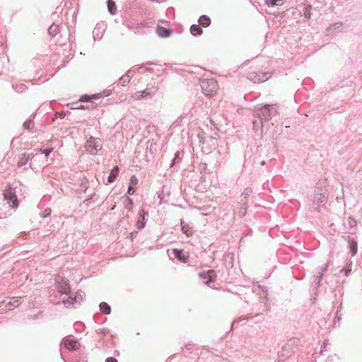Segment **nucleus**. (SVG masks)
I'll use <instances>...</instances> for the list:
<instances>
[{
  "label": "nucleus",
  "mask_w": 362,
  "mask_h": 362,
  "mask_svg": "<svg viewBox=\"0 0 362 362\" xmlns=\"http://www.w3.org/2000/svg\"><path fill=\"white\" fill-rule=\"evenodd\" d=\"M278 114V107L276 105H264L257 106L253 110L254 117L258 118L259 121L255 119L253 121L254 129L257 130L259 126L261 127L262 132L263 131L264 123L269 121L274 116Z\"/></svg>",
  "instance_id": "nucleus-1"
},
{
  "label": "nucleus",
  "mask_w": 362,
  "mask_h": 362,
  "mask_svg": "<svg viewBox=\"0 0 362 362\" xmlns=\"http://www.w3.org/2000/svg\"><path fill=\"white\" fill-rule=\"evenodd\" d=\"M200 86L205 95L211 97L216 94L218 84L214 78H204L200 81Z\"/></svg>",
  "instance_id": "nucleus-2"
},
{
  "label": "nucleus",
  "mask_w": 362,
  "mask_h": 362,
  "mask_svg": "<svg viewBox=\"0 0 362 362\" xmlns=\"http://www.w3.org/2000/svg\"><path fill=\"white\" fill-rule=\"evenodd\" d=\"M330 261H327L324 265L321 267H318L314 272L312 276V284L316 288H319L320 286V282L323 277L324 273L326 272L328 269V267L330 264Z\"/></svg>",
  "instance_id": "nucleus-3"
},
{
  "label": "nucleus",
  "mask_w": 362,
  "mask_h": 362,
  "mask_svg": "<svg viewBox=\"0 0 362 362\" xmlns=\"http://www.w3.org/2000/svg\"><path fill=\"white\" fill-rule=\"evenodd\" d=\"M4 197L12 209H16L18 206L16 189L11 185H8L4 191Z\"/></svg>",
  "instance_id": "nucleus-4"
},
{
  "label": "nucleus",
  "mask_w": 362,
  "mask_h": 362,
  "mask_svg": "<svg viewBox=\"0 0 362 362\" xmlns=\"http://www.w3.org/2000/svg\"><path fill=\"white\" fill-rule=\"evenodd\" d=\"M271 76L272 74L270 72L252 71L247 74V78L254 83H259L267 81Z\"/></svg>",
  "instance_id": "nucleus-5"
},
{
  "label": "nucleus",
  "mask_w": 362,
  "mask_h": 362,
  "mask_svg": "<svg viewBox=\"0 0 362 362\" xmlns=\"http://www.w3.org/2000/svg\"><path fill=\"white\" fill-rule=\"evenodd\" d=\"M83 300V296L82 291L76 293L71 291L68 295V298L62 300V303L66 308H69L71 305H80Z\"/></svg>",
  "instance_id": "nucleus-6"
},
{
  "label": "nucleus",
  "mask_w": 362,
  "mask_h": 362,
  "mask_svg": "<svg viewBox=\"0 0 362 362\" xmlns=\"http://www.w3.org/2000/svg\"><path fill=\"white\" fill-rule=\"evenodd\" d=\"M56 289L62 295L64 294L68 296L71 292V288L68 280L58 276L56 279Z\"/></svg>",
  "instance_id": "nucleus-7"
},
{
  "label": "nucleus",
  "mask_w": 362,
  "mask_h": 362,
  "mask_svg": "<svg viewBox=\"0 0 362 362\" xmlns=\"http://www.w3.org/2000/svg\"><path fill=\"white\" fill-rule=\"evenodd\" d=\"M154 23L151 20H145L139 23L128 25V28L134 31V33H139V30L144 28H151Z\"/></svg>",
  "instance_id": "nucleus-8"
},
{
  "label": "nucleus",
  "mask_w": 362,
  "mask_h": 362,
  "mask_svg": "<svg viewBox=\"0 0 362 362\" xmlns=\"http://www.w3.org/2000/svg\"><path fill=\"white\" fill-rule=\"evenodd\" d=\"M291 345L288 343L282 346L281 350L278 351L277 357L279 361H285L291 354Z\"/></svg>",
  "instance_id": "nucleus-9"
},
{
  "label": "nucleus",
  "mask_w": 362,
  "mask_h": 362,
  "mask_svg": "<svg viewBox=\"0 0 362 362\" xmlns=\"http://www.w3.org/2000/svg\"><path fill=\"white\" fill-rule=\"evenodd\" d=\"M170 257L177 259L180 262L186 263L188 261V255H187L184 251L181 249H173L171 253L169 254Z\"/></svg>",
  "instance_id": "nucleus-10"
},
{
  "label": "nucleus",
  "mask_w": 362,
  "mask_h": 362,
  "mask_svg": "<svg viewBox=\"0 0 362 362\" xmlns=\"http://www.w3.org/2000/svg\"><path fill=\"white\" fill-rule=\"evenodd\" d=\"M23 303L22 297H13L8 301L5 300L2 302L3 304H5V306L7 308L8 310H11L14 308L18 307Z\"/></svg>",
  "instance_id": "nucleus-11"
},
{
  "label": "nucleus",
  "mask_w": 362,
  "mask_h": 362,
  "mask_svg": "<svg viewBox=\"0 0 362 362\" xmlns=\"http://www.w3.org/2000/svg\"><path fill=\"white\" fill-rule=\"evenodd\" d=\"M85 148L88 153L95 154L98 151V146L96 144L95 139L93 136H90L86 141Z\"/></svg>",
  "instance_id": "nucleus-12"
},
{
  "label": "nucleus",
  "mask_w": 362,
  "mask_h": 362,
  "mask_svg": "<svg viewBox=\"0 0 362 362\" xmlns=\"http://www.w3.org/2000/svg\"><path fill=\"white\" fill-rule=\"evenodd\" d=\"M80 343L78 340L74 339H64V346L67 351H74L80 347Z\"/></svg>",
  "instance_id": "nucleus-13"
},
{
  "label": "nucleus",
  "mask_w": 362,
  "mask_h": 362,
  "mask_svg": "<svg viewBox=\"0 0 362 362\" xmlns=\"http://www.w3.org/2000/svg\"><path fill=\"white\" fill-rule=\"evenodd\" d=\"M139 218L136 223V227L138 229H142L146 226V220L148 216V211H146L144 209H141L138 213Z\"/></svg>",
  "instance_id": "nucleus-14"
},
{
  "label": "nucleus",
  "mask_w": 362,
  "mask_h": 362,
  "mask_svg": "<svg viewBox=\"0 0 362 362\" xmlns=\"http://www.w3.org/2000/svg\"><path fill=\"white\" fill-rule=\"evenodd\" d=\"M344 238L348 243V247L350 250L351 256L354 257L356 255L358 251V243L354 238L350 235L344 236Z\"/></svg>",
  "instance_id": "nucleus-15"
},
{
  "label": "nucleus",
  "mask_w": 362,
  "mask_h": 362,
  "mask_svg": "<svg viewBox=\"0 0 362 362\" xmlns=\"http://www.w3.org/2000/svg\"><path fill=\"white\" fill-rule=\"evenodd\" d=\"M156 34L161 38H166L171 35L173 31L170 28H166L160 25H157L156 28Z\"/></svg>",
  "instance_id": "nucleus-16"
},
{
  "label": "nucleus",
  "mask_w": 362,
  "mask_h": 362,
  "mask_svg": "<svg viewBox=\"0 0 362 362\" xmlns=\"http://www.w3.org/2000/svg\"><path fill=\"white\" fill-rule=\"evenodd\" d=\"M34 156L33 153H23L19 157L17 165L18 167H22L28 163L30 160L33 158Z\"/></svg>",
  "instance_id": "nucleus-17"
},
{
  "label": "nucleus",
  "mask_w": 362,
  "mask_h": 362,
  "mask_svg": "<svg viewBox=\"0 0 362 362\" xmlns=\"http://www.w3.org/2000/svg\"><path fill=\"white\" fill-rule=\"evenodd\" d=\"M62 23L54 22L48 28V33L52 37L56 36L62 30Z\"/></svg>",
  "instance_id": "nucleus-18"
},
{
  "label": "nucleus",
  "mask_w": 362,
  "mask_h": 362,
  "mask_svg": "<svg viewBox=\"0 0 362 362\" xmlns=\"http://www.w3.org/2000/svg\"><path fill=\"white\" fill-rule=\"evenodd\" d=\"M104 25L97 24L93 30V37L94 40H100L105 31Z\"/></svg>",
  "instance_id": "nucleus-19"
},
{
  "label": "nucleus",
  "mask_w": 362,
  "mask_h": 362,
  "mask_svg": "<svg viewBox=\"0 0 362 362\" xmlns=\"http://www.w3.org/2000/svg\"><path fill=\"white\" fill-rule=\"evenodd\" d=\"M313 202L317 204H325L327 202V197L325 196V193L323 189H321L320 192H315Z\"/></svg>",
  "instance_id": "nucleus-20"
},
{
  "label": "nucleus",
  "mask_w": 362,
  "mask_h": 362,
  "mask_svg": "<svg viewBox=\"0 0 362 362\" xmlns=\"http://www.w3.org/2000/svg\"><path fill=\"white\" fill-rule=\"evenodd\" d=\"M28 87L25 83H24L20 81H16L12 82V88L16 93H23L28 89Z\"/></svg>",
  "instance_id": "nucleus-21"
},
{
  "label": "nucleus",
  "mask_w": 362,
  "mask_h": 362,
  "mask_svg": "<svg viewBox=\"0 0 362 362\" xmlns=\"http://www.w3.org/2000/svg\"><path fill=\"white\" fill-rule=\"evenodd\" d=\"M343 26V23L338 22L334 24L330 25L327 29H326V35H334L337 31H340L341 30V28Z\"/></svg>",
  "instance_id": "nucleus-22"
},
{
  "label": "nucleus",
  "mask_w": 362,
  "mask_h": 362,
  "mask_svg": "<svg viewBox=\"0 0 362 362\" xmlns=\"http://www.w3.org/2000/svg\"><path fill=\"white\" fill-rule=\"evenodd\" d=\"M184 155V151L182 150H178L176 151V153L174 155V158L171 160L170 167L173 168L176 165L179 164L181 160H182Z\"/></svg>",
  "instance_id": "nucleus-23"
},
{
  "label": "nucleus",
  "mask_w": 362,
  "mask_h": 362,
  "mask_svg": "<svg viewBox=\"0 0 362 362\" xmlns=\"http://www.w3.org/2000/svg\"><path fill=\"white\" fill-rule=\"evenodd\" d=\"M154 94V91H151L149 88H146L142 91H139L135 93V98L136 99L144 98H151Z\"/></svg>",
  "instance_id": "nucleus-24"
},
{
  "label": "nucleus",
  "mask_w": 362,
  "mask_h": 362,
  "mask_svg": "<svg viewBox=\"0 0 362 362\" xmlns=\"http://www.w3.org/2000/svg\"><path fill=\"white\" fill-rule=\"evenodd\" d=\"M341 310H342V302L340 303L339 305L337 308V312L335 314V317L334 318V323H333L334 327H337L339 325V322L341 320V316H342Z\"/></svg>",
  "instance_id": "nucleus-25"
},
{
  "label": "nucleus",
  "mask_w": 362,
  "mask_h": 362,
  "mask_svg": "<svg viewBox=\"0 0 362 362\" xmlns=\"http://www.w3.org/2000/svg\"><path fill=\"white\" fill-rule=\"evenodd\" d=\"M118 173V166H115L110 171L109 176L107 177V182L105 184L107 185L108 183L113 182L115 180L116 177H117Z\"/></svg>",
  "instance_id": "nucleus-26"
},
{
  "label": "nucleus",
  "mask_w": 362,
  "mask_h": 362,
  "mask_svg": "<svg viewBox=\"0 0 362 362\" xmlns=\"http://www.w3.org/2000/svg\"><path fill=\"white\" fill-rule=\"evenodd\" d=\"M240 204H241V206L239 209L238 214L240 217H243L247 214V199H241V202Z\"/></svg>",
  "instance_id": "nucleus-27"
},
{
  "label": "nucleus",
  "mask_w": 362,
  "mask_h": 362,
  "mask_svg": "<svg viewBox=\"0 0 362 362\" xmlns=\"http://www.w3.org/2000/svg\"><path fill=\"white\" fill-rule=\"evenodd\" d=\"M190 33L194 36H199L202 34L203 30L199 24H192L190 27Z\"/></svg>",
  "instance_id": "nucleus-28"
},
{
  "label": "nucleus",
  "mask_w": 362,
  "mask_h": 362,
  "mask_svg": "<svg viewBox=\"0 0 362 362\" xmlns=\"http://www.w3.org/2000/svg\"><path fill=\"white\" fill-rule=\"evenodd\" d=\"M198 22L199 25L203 27H208L211 23V18L206 15H202L199 18Z\"/></svg>",
  "instance_id": "nucleus-29"
},
{
  "label": "nucleus",
  "mask_w": 362,
  "mask_h": 362,
  "mask_svg": "<svg viewBox=\"0 0 362 362\" xmlns=\"http://www.w3.org/2000/svg\"><path fill=\"white\" fill-rule=\"evenodd\" d=\"M99 308L100 312L105 315H109L111 313V307L108 303L105 302L100 303L99 305Z\"/></svg>",
  "instance_id": "nucleus-30"
},
{
  "label": "nucleus",
  "mask_w": 362,
  "mask_h": 362,
  "mask_svg": "<svg viewBox=\"0 0 362 362\" xmlns=\"http://www.w3.org/2000/svg\"><path fill=\"white\" fill-rule=\"evenodd\" d=\"M107 7L108 12L111 15H115L117 12V6L113 0H107Z\"/></svg>",
  "instance_id": "nucleus-31"
},
{
  "label": "nucleus",
  "mask_w": 362,
  "mask_h": 362,
  "mask_svg": "<svg viewBox=\"0 0 362 362\" xmlns=\"http://www.w3.org/2000/svg\"><path fill=\"white\" fill-rule=\"evenodd\" d=\"M35 117V115H33L31 116V118L30 119H28L27 120H25L24 122H23V128L25 129H28V130H32L34 127V122H33V118Z\"/></svg>",
  "instance_id": "nucleus-32"
},
{
  "label": "nucleus",
  "mask_w": 362,
  "mask_h": 362,
  "mask_svg": "<svg viewBox=\"0 0 362 362\" xmlns=\"http://www.w3.org/2000/svg\"><path fill=\"white\" fill-rule=\"evenodd\" d=\"M344 225L347 229H352L356 226V221L354 218L349 217L344 222Z\"/></svg>",
  "instance_id": "nucleus-33"
},
{
  "label": "nucleus",
  "mask_w": 362,
  "mask_h": 362,
  "mask_svg": "<svg viewBox=\"0 0 362 362\" xmlns=\"http://www.w3.org/2000/svg\"><path fill=\"white\" fill-rule=\"evenodd\" d=\"M206 273H208V280L204 281V284L206 285H209V284L212 282L214 279L216 277V273L213 269L206 271Z\"/></svg>",
  "instance_id": "nucleus-34"
},
{
  "label": "nucleus",
  "mask_w": 362,
  "mask_h": 362,
  "mask_svg": "<svg viewBox=\"0 0 362 362\" xmlns=\"http://www.w3.org/2000/svg\"><path fill=\"white\" fill-rule=\"evenodd\" d=\"M313 6L311 4H308L303 8V16L305 18L310 19L311 18V10Z\"/></svg>",
  "instance_id": "nucleus-35"
},
{
  "label": "nucleus",
  "mask_w": 362,
  "mask_h": 362,
  "mask_svg": "<svg viewBox=\"0 0 362 362\" xmlns=\"http://www.w3.org/2000/svg\"><path fill=\"white\" fill-rule=\"evenodd\" d=\"M129 82L130 80L129 79V76L123 75L119 78L117 84L122 86H126Z\"/></svg>",
  "instance_id": "nucleus-36"
},
{
  "label": "nucleus",
  "mask_w": 362,
  "mask_h": 362,
  "mask_svg": "<svg viewBox=\"0 0 362 362\" xmlns=\"http://www.w3.org/2000/svg\"><path fill=\"white\" fill-rule=\"evenodd\" d=\"M181 225L182 231L183 232V233H185L187 236H189L192 234V229L187 224H184L183 221H182Z\"/></svg>",
  "instance_id": "nucleus-37"
},
{
  "label": "nucleus",
  "mask_w": 362,
  "mask_h": 362,
  "mask_svg": "<svg viewBox=\"0 0 362 362\" xmlns=\"http://www.w3.org/2000/svg\"><path fill=\"white\" fill-rule=\"evenodd\" d=\"M99 98V95H83L81 97L80 100L82 102H90L92 99Z\"/></svg>",
  "instance_id": "nucleus-38"
},
{
  "label": "nucleus",
  "mask_w": 362,
  "mask_h": 362,
  "mask_svg": "<svg viewBox=\"0 0 362 362\" xmlns=\"http://www.w3.org/2000/svg\"><path fill=\"white\" fill-rule=\"evenodd\" d=\"M283 0H265V4L269 6L274 7L275 6L281 5Z\"/></svg>",
  "instance_id": "nucleus-39"
},
{
  "label": "nucleus",
  "mask_w": 362,
  "mask_h": 362,
  "mask_svg": "<svg viewBox=\"0 0 362 362\" xmlns=\"http://www.w3.org/2000/svg\"><path fill=\"white\" fill-rule=\"evenodd\" d=\"M68 32H69L68 37L66 35L64 37V40H57V43L59 45L64 46L65 45V42H66V39H68L71 42H73V40H74V37L71 35L70 30H68Z\"/></svg>",
  "instance_id": "nucleus-40"
},
{
  "label": "nucleus",
  "mask_w": 362,
  "mask_h": 362,
  "mask_svg": "<svg viewBox=\"0 0 362 362\" xmlns=\"http://www.w3.org/2000/svg\"><path fill=\"white\" fill-rule=\"evenodd\" d=\"M87 182H88V180L86 179V177H83L82 181H81V185H80V189L83 192H86L88 189V185H87Z\"/></svg>",
  "instance_id": "nucleus-41"
},
{
  "label": "nucleus",
  "mask_w": 362,
  "mask_h": 362,
  "mask_svg": "<svg viewBox=\"0 0 362 362\" xmlns=\"http://www.w3.org/2000/svg\"><path fill=\"white\" fill-rule=\"evenodd\" d=\"M98 197V195L96 194H91L90 196H89L88 197H87L85 200H84V204H86V205H89L90 203L93 202H94V199L95 197Z\"/></svg>",
  "instance_id": "nucleus-42"
},
{
  "label": "nucleus",
  "mask_w": 362,
  "mask_h": 362,
  "mask_svg": "<svg viewBox=\"0 0 362 362\" xmlns=\"http://www.w3.org/2000/svg\"><path fill=\"white\" fill-rule=\"evenodd\" d=\"M340 272H343L346 276H349L351 272V263H350V264L346 266L345 268L341 269Z\"/></svg>",
  "instance_id": "nucleus-43"
},
{
  "label": "nucleus",
  "mask_w": 362,
  "mask_h": 362,
  "mask_svg": "<svg viewBox=\"0 0 362 362\" xmlns=\"http://www.w3.org/2000/svg\"><path fill=\"white\" fill-rule=\"evenodd\" d=\"M252 188L246 187L242 194V195L244 197V198L243 199H247V197L252 194Z\"/></svg>",
  "instance_id": "nucleus-44"
},
{
  "label": "nucleus",
  "mask_w": 362,
  "mask_h": 362,
  "mask_svg": "<svg viewBox=\"0 0 362 362\" xmlns=\"http://www.w3.org/2000/svg\"><path fill=\"white\" fill-rule=\"evenodd\" d=\"M329 345V341L328 339H325L321 344L320 350V354H322L324 351H326L327 346Z\"/></svg>",
  "instance_id": "nucleus-45"
},
{
  "label": "nucleus",
  "mask_w": 362,
  "mask_h": 362,
  "mask_svg": "<svg viewBox=\"0 0 362 362\" xmlns=\"http://www.w3.org/2000/svg\"><path fill=\"white\" fill-rule=\"evenodd\" d=\"M127 203L125 204V209L128 211H131L132 208L133 206V202L132 199L129 197H127Z\"/></svg>",
  "instance_id": "nucleus-46"
},
{
  "label": "nucleus",
  "mask_w": 362,
  "mask_h": 362,
  "mask_svg": "<svg viewBox=\"0 0 362 362\" xmlns=\"http://www.w3.org/2000/svg\"><path fill=\"white\" fill-rule=\"evenodd\" d=\"M52 151H53L52 148H45V149H40V152L41 154H44L45 156V157H48Z\"/></svg>",
  "instance_id": "nucleus-47"
},
{
  "label": "nucleus",
  "mask_w": 362,
  "mask_h": 362,
  "mask_svg": "<svg viewBox=\"0 0 362 362\" xmlns=\"http://www.w3.org/2000/svg\"><path fill=\"white\" fill-rule=\"evenodd\" d=\"M198 275H199L200 279H206V281L208 280V273H206V271L200 272L198 274Z\"/></svg>",
  "instance_id": "nucleus-48"
},
{
  "label": "nucleus",
  "mask_w": 362,
  "mask_h": 362,
  "mask_svg": "<svg viewBox=\"0 0 362 362\" xmlns=\"http://www.w3.org/2000/svg\"><path fill=\"white\" fill-rule=\"evenodd\" d=\"M52 210L49 208L46 209L42 214L43 218H47L51 215Z\"/></svg>",
  "instance_id": "nucleus-49"
},
{
  "label": "nucleus",
  "mask_w": 362,
  "mask_h": 362,
  "mask_svg": "<svg viewBox=\"0 0 362 362\" xmlns=\"http://www.w3.org/2000/svg\"><path fill=\"white\" fill-rule=\"evenodd\" d=\"M137 182H138V179L136 178V177L135 175H132L130 178V185H129L134 186L137 184Z\"/></svg>",
  "instance_id": "nucleus-50"
},
{
  "label": "nucleus",
  "mask_w": 362,
  "mask_h": 362,
  "mask_svg": "<svg viewBox=\"0 0 362 362\" xmlns=\"http://www.w3.org/2000/svg\"><path fill=\"white\" fill-rule=\"evenodd\" d=\"M135 192L134 186L129 185L128 189H127V194L129 195H132Z\"/></svg>",
  "instance_id": "nucleus-51"
},
{
  "label": "nucleus",
  "mask_w": 362,
  "mask_h": 362,
  "mask_svg": "<svg viewBox=\"0 0 362 362\" xmlns=\"http://www.w3.org/2000/svg\"><path fill=\"white\" fill-rule=\"evenodd\" d=\"M261 291L265 294V296L267 295L268 293V287L266 286L260 285L259 286Z\"/></svg>",
  "instance_id": "nucleus-52"
},
{
  "label": "nucleus",
  "mask_w": 362,
  "mask_h": 362,
  "mask_svg": "<svg viewBox=\"0 0 362 362\" xmlns=\"http://www.w3.org/2000/svg\"><path fill=\"white\" fill-rule=\"evenodd\" d=\"M125 6L129 8V9H132L134 8V2H129L128 3V0L126 1L125 2Z\"/></svg>",
  "instance_id": "nucleus-53"
},
{
  "label": "nucleus",
  "mask_w": 362,
  "mask_h": 362,
  "mask_svg": "<svg viewBox=\"0 0 362 362\" xmlns=\"http://www.w3.org/2000/svg\"><path fill=\"white\" fill-rule=\"evenodd\" d=\"M105 362H118V361L115 357L110 356L105 359Z\"/></svg>",
  "instance_id": "nucleus-54"
},
{
  "label": "nucleus",
  "mask_w": 362,
  "mask_h": 362,
  "mask_svg": "<svg viewBox=\"0 0 362 362\" xmlns=\"http://www.w3.org/2000/svg\"><path fill=\"white\" fill-rule=\"evenodd\" d=\"M88 106H85L83 105H80L77 107H71V109H78V110H82V109H88Z\"/></svg>",
  "instance_id": "nucleus-55"
},
{
  "label": "nucleus",
  "mask_w": 362,
  "mask_h": 362,
  "mask_svg": "<svg viewBox=\"0 0 362 362\" xmlns=\"http://www.w3.org/2000/svg\"><path fill=\"white\" fill-rule=\"evenodd\" d=\"M132 72H133V70L129 69L126 72V74L124 75H128L129 79L131 80V78L133 77Z\"/></svg>",
  "instance_id": "nucleus-56"
},
{
  "label": "nucleus",
  "mask_w": 362,
  "mask_h": 362,
  "mask_svg": "<svg viewBox=\"0 0 362 362\" xmlns=\"http://www.w3.org/2000/svg\"><path fill=\"white\" fill-rule=\"evenodd\" d=\"M57 115H58V117H59V118H61V119L64 118V117H65V116H66V114H65V112H58V113H57Z\"/></svg>",
  "instance_id": "nucleus-57"
},
{
  "label": "nucleus",
  "mask_w": 362,
  "mask_h": 362,
  "mask_svg": "<svg viewBox=\"0 0 362 362\" xmlns=\"http://www.w3.org/2000/svg\"><path fill=\"white\" fill-rule=\"evenodd\" d=\"M141 66H133V67L132 68V69H131V70H133V72H134V71H139L141 69Z\"/></svg>",
  "instance_id": "nucleus-58"
},
{
  "label": "nucleus",
  "mask_w": 362,
  "mask_h": 362,
  "mask_svg": "<svg viewBox=\"0 0 362 362\" xmlns=\"http://www.w3.org/2000/svg\"><path fill=\"white\" fill-rule=\"evenodd\" d=\"M100 331L102 334H107L108 332V329L106 328H102L100 329Z\"/></svg>",
  "instance_id": "nucleus-59"
},
{
  "label": "nucleus",
  "mask_w": 362,
  "mask_h": 362,
  "mask_svg": "<svg viewBox=\"0 0 362 362\" xmlns=\"http://www.w3.org/2000/svg\"><path fill=\"white\" fill-rule=\"evenodd\" d=\"M137 233H138V232H137V231H134V232L131 233V237H132V238H135V237L136 236Z\"/></svg>",
  "instance_id": "nucleus-60"
},
{
  "label": "nucleus",
  "mask_w": 362,
  "mask_h": 362,
  "mask_svg": "<svg viewBox=\"0 0 362 362\" xmlns=\"http://www.w3.org/2000/svg\"><path fill=\"white\" fill-rule=\"evenodd\" d=\"M193 346H194V344H187L185 345V346L187 349H191Z\"/></svg>",
  "instance_id": "nucleus-61"
},
{
  "label": "nucleus",
  "mask_w": 362,
  "mask_h": 362,
  "mask_svg": "<svg viewBox=\"0 0 362 362\" xmlns=\"http://www.w3.org/2000/svg\"><path fill=\"white\" fill-rule=\"evenodd\" d=\"M114 354L117 356L119 355V351L118 350H115Z\"/></svg>",
  "instance_id": "nucleus-62"
},
{
  "label": "nucleus",
  "mask_w": 362,
  "mask_h": 362,
  "mask_svg": "<svg viewBox=\"0 0 362 362\" xmlns=\"http://www.w3.org/2000/svg\"><path fill=\"white\" fill-rule=\"evenodd\" d=\"M165 66H168V67H171L173 66L172 64H170V63H165Z\"/></svg>",
  "instance_id": "nucleus-63"
},
{
  "label": "nucleus",
  "mask_w": 362,
  "mask_h": 362,
  "mask_svg": "<svg viewBox=\"0 0 362 362\" xmlns=\"http://www.w3.org/2000/svg\"><path fill=\"white\" fill-rule=\"evenodd\" d=\"M146 65H148V64H149V65H151V64H153V62H147L146 63Z\"/></svg>",
  "instance_id": "nucleus-64"
}]
</instances>
